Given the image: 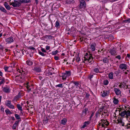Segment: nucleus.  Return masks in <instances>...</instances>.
I'll return each mask as SVG.
<instances>
[{
  "mask_svg": "<svg viewBox=\"0 0 130 130\" xmlns=\"http://www.w3.org/2000/svg\"><path fill=\"white\" fill-rule=\"evenodd\" d=\"M109 123L107 120L102 119L99 122V124L97 126V127L99 129L100 126H101L102 127L106 128L109 125Z\"/></svg>",
  "mask_w": 130,
  "mask_h": 130,
  "instance_id": "f257e3e1",
  "label": "nucleus"
},
{
  "mask_svg": "<svg viewBox=\"0 0 130 130\" xmlns=\"http://www.w3.org/2000/svg\"><path fill=\"white\" fill-rule=\"evenodd\" d=\"M121 108L122 110L123 109L125 110L126 118H127L130 116V108L128 107V105H122Z\"/></svg>",
  "mask_w": 130,
  "mask_h": 130,
  "instance_id": "f03ea898",
  "label": "nucleus"
},
{
  "mask_svg": "<svg viewBox=\"0 0 130 130\" xmlns=\"http://www.w3.org/2000/svg\"><path fill=\"white\" fill-rule=\"evenodd\" d=\"M84 58L85 61H87L89 63H91V64L94 62L93 58L91 54H90L88 57H84Z\"/></svg>",
  "mask_w": 130,
  "mask_h": 130,
  "instance_id": "7ed1b4c3",
  "label": "nucleus"
},
{
  "mask_svg": "<svg viewBox=\"0 0 130 130\" xmlns=\"http://www.w3.org/2000/svg\"><path fill=\"white\" fill-rule=\"evenodd\" d=\"M100 114L102 115H105V116H108V111L104 109V107L102 106L100 109Z\"/></svg>",
  "mask_w": 130,
  "mask_h": 130,
  "instance_id": "20e7f679",
  "label": "nucleus"
},
{
  "mask_svg": "<svg viewBox=\"0 0 130 130\" xmlns=\"http://www.w3.org/2000/svg\"><path fill=\"white\" fill-rule=\"evenodd\" d=\"M85 2L84 0H81L80 2L79 8L82 9H84L86 7Z\"/></svg>",
  "mask_w": 130,
  "mask_h": 130,
  "instance_id": "39448f33",
  "label": "nucleus"
},
{
  "mask_svg": "<svg viewBox=\"0 0 130 130\" xmlns=\"http://www.w3.org/2000/svg\"><path fill=\"white\" fill-rule=\"evenodd\" d=\"M32 70L34 71L37 72H41V70L40 67L35 66H34Z\"/></svg>",
  "mask_w": 130,
  "mask_h": 130,
  "instance_id": "423d86ee",
  "label": "nucleus"
},
{
  "mask_svg": "<svg viewBox=\"0 0 130 130\" xmlns=\"http://www.w3.org/2000/svg\"><path fill=\"white\" fill-rule=\"evenodd\" d=\"M72 83H73L75 85V86L76 87V88L78 89H79L80 88V85L78 82H75L74 81H72Z\"/></svg>",
  "mask_w": 130,
  "mask_h": 130,
  "instance_id": "0eeeda50",
  "label": "nucleus"
},
{
  "mask_svg": "<svg viewBox=\"0 0 130 130\" xmlns=\"http://www.w3.org/2000/svg\"><path fill=\"white\" fill-rule=\"evenodd\" d=\"M122 109L121 108H117L115 112L114 113L115 115V117H116L117 116H118V115H120V112L121 111Z\"/></svg>",
  "mask_w": 130,
  "mask_h": 130,
  "instance_id": "6e6552de",
  "label": "nucleus"
},
{
  "mask_svg": "<svg viewBox=\"0 0 130 130\" xmlns=\"http://www.w3.org/2000/svg\"><path fill=\"white\" fill-rule=\"evenodd\" d=\"M6 105L9 108L12 109L14 108V106L11 104V102L10 101H8L7 103H5Z\"/></svg>",
  "mask_w": 130,
  "mask_h": 130,
  "instance_id": "1a4fd4ad",
  "label": "nucleus"
},
{
  "mask_svg": "<svg viewBox=\"0 0 130 130\" xmlns=\"http://www.w3.org/2000/svg\"><path fill=\"white\" fill-rule=\"evenodd\" d=\"M13 3V7H19L21 5V3L17 1L14 0Z\"/></svg>",
  "mask_w": 130,
  "mask_h": 130,
  "instance_id": "9d476101",
  "label": "nucleus"
},
{
  "mask_svg": "<svg viewBox=\"0 0 130 130\" xmlns=\"http://www.w3.org/2000/svg\"><path fill=\"white\" fill-rule=\"evenodd\" d=\"M13 38L12 37L7 38L6 39V41L7 43L6 44H10L13 41Z\"/></svg>",
  "mask_w": 130,
  "mask_h": 130,
  "instance_id": "9b49d317",
  "label": "nucleus"
},
{
  "mask_svg": "<svg viewBox=\"0 0 130 130\" xmlns=\"http://www.w3.org/2000/svg\"><path fill=\"white\" fill-rule=\"evenodd\" d=\"M114 90L116 95H121V90L119 89L115 88L114 89Z\"/></svg>",
  "mask_w": 130,
  "mask_h": 130,
  "instance_id": "f8f14e48",
  "label": "nucleus"
},
{
  "mask_svg": "<svg viewBox=\"0 0 130 130\" xmlns=\"http://www.w3.org/2000/svg\"><path fill=\"white\" fill-rule=\"evenodd\" d=\"M3 90L4 92L6 93H9L10 91L9 88L8 87H4L3 88Z\"/></svg>",
  "mask_w": 130,
  "mask_h": 130,
  "instance_id": "ddd939ff",
  "label": "nucleus"
},
{
  "mask_svg": "<svg viewBox=\"0 0 130 130\" xmlns=\"http://www.w3.org/2000/svg\"><path fill=\"white\" fill-rule=\"evenodd\" d=\"M119 68L121 70H126L127 68L126 65L123 63L121 64L120 65Z\"/></svg>",
  "mask_w": 130,
  "mask_h": 130,
  "instance_id": "4468645a",
  "label": "nucleus"
},
{
  "mask_svg": "<svg viewBox=\"0 0 130 130\" xmlns=\"http://www.w3.org/2000/svg\"><path fill=\"white\" fill-rule=\"evenodd\" d=\"M109 93H107V90H104L103 92H101V95L103 97H104L105 96H107L108 95Z\"/></svg>",
  "mask_w": 130,
  "mask_h": 130,
  "instance_id": "2eb2a0df",
  "label": "nucleus"
},
{
  "mask_svg": "<svg viewBox=\"0 0 130 130\" xmlns=\"http://www.w3.org/2000/svg\"><path fill=\"white\" fill-rule=\"evenodd\" d=\"M19 120H18L15 122L12 126V128L13 129H16V127L19 125Z\"/></svg>",
  "mask_w": 130,
  "mask_h": 130,
  "instance_id": "dca6fc26",
  "label": "nucleus"
},
{
  "mask_svg": "<svg viewBox=\"0 0 130 130\" xmlns=\"http://www.w3.org/2000/svg\"><path fill=\"white\" fill-rule=\"evenodd\" d=\"M96 45L95 43H94L91 45L90 48L92 51H94L95 50V47Z\"/></svg>",
  "mask_w": 130,
  "mask_h": 130,
  "instance_id": "f3484780",
  "label": "nucleus"
},
{
  "mask_svg": "<svg viewBox=\"0 0 130 130\" xmlns=\"http://www.w3.org/2000/svg\"><path fill=\"white\" fill-rule=\"evenodd\" d=\"M70 32L72 35H75L76 33V31L75 30L74 27H72L70 30Z\"/></svg>",
  "mask_w": 130,
  "mask_h": 130,
  "instance_id": "a211bd4d",
  "label": "nucleus"
},
{
  "mask_svg": "<svg viewBox=\"0 0 130 130\" xmlns=\"http://www.w3.org/2000/svg\"><path fill=\"white\" fill-rule=\"evenodd\" d=\"M21 3H26L31 2V0H18Z\"/></svg>",
  "mask_w": 130,
  "mask_h": 130,
  "instance_id": "6ab92c4d",
  "label": "nucleus"
},
{
  "mask_svg": "<svg viewBox=\"0 0 130 130\" xmlns=\"http://www.w3.org/2000/svg\"><path fill=\"white\" fill-rule=\"evenodd\" d=\"M15 80L17 82H18L19 81H21V79L22 77L21 76H19V75H18L17 76H15Z\"/></svg>",
  "mask_w": 130,
  "mask_h": 130,
  "instance_id": "aec40b11",
  "label": "nucleus"
},
{
  "mask_svg": "<svg viewBox=\"0 0 130 130\" xmlns=\"http://www.w3.org/2000/svg\"><path fill=\"white\" fill-rule=\"evenodd\" d=\"M66 3L68 4H73L75 3L74 0H67Z\"/></svg>",
  "mask_w": 130,
  "mask_h": 130,
  "instance_id": "412c9836",
  "label": "nucleus"
},
{
  "mask_svg": "<svg viewBox=\"0 0 130 130\" xmlns=\"http://www.w3.org/2000/svg\"><path fill=\"white\" fill-rule=\"evenodd\" d=\"M90 123V122L89 121L85 122L84 123V125L81 128H84L87 126Z\"/></svg>",
  "mask_w": 130,
  "mask_h": 130,
  "instance_id": "4be33fe9",
  "label": "nucleus"
},
{
  "mask_svg": "<svg viewBox=\"0 0 130 130\" xmlns=\"http://www.w3.org/2000/svg\"><path fill=\"white\" fill-rule=\"evenodd\" d=\"M108 51H109V52L112 55H115L116 53V50L114 49H110V50H109Z\"/></svg>",
  "mask_w": 130,
  "mask_h": 130,
  "instance_id": "5701e85b",
  "label": "nucleus"
},
{
  "mask_svg": "<svg viewBox=\"0 0 130 130\" xmlns=\"http://www.w3.org/2000/svg\"><path fill=\"white\" fill-rule=\"evenodd\" d=\"M4 5L7 10H9L10 9V7L8 5V4L7 3V2H5L4 4Z\"/></svg>",
  "mask_w": 130,
  "mask_h": 130,
  "instance_id": "b1692460",
  "label": "nucleus"
},
{
  "mask_svg": "<svg viewBox=\"0 0 130 130\" xmlns=\"http://www.w3.org/2000/svg\"><path fill=\"white\" fill-rule=\"evenodd\" d=\"M0 80H1V81H0V86L2 84H4L5 82V78L4 77H0Z\"/></svg>",
  "mask_w": 130,
  "mask_h": 130,
  "instance_id": "393cba45",
  "label": "nucleus"
},
{
  "mask_svg": "<svg viewBox=\"0 0 130 130\" xmlns=\"http://www.w3.org/2000/svg\"><path fill=\"white\" fill-rule=\"evenodd\" d=\"M17 106L18 110L21 111V113H22V114H23V113L22 112L23 110L22 109V107L21 106V105L20 104H17Z\"/></svg>",
  "mask_w": 130,
  "mask_h": 130,
  "instance_id": "a878e982",
  "label": "nucleus"
},
{
  "mask_svg": "<svg viewBox=\"0 0 130 130\" xmlns=\"http://www.w3.org/2000/svg\"><path fill=\"white\" fill-rule=\"evenodd\" d=\"M26 63L28 65L31 66L33 64V62L30 60L28 59L26 62Z\"/></svg>",
  "mask_w": 130,
  "mask_h": 130,
  "instance_id": "bb28decb",
  "label": "nucleus"
},
{
  "mask_svg": "<svg viewBox=\"0 0 130 130\" xmlns=\"http://www.w3.org/2000/svg\"><path fill=\"white\" fill-rule=\"evenodd\" d=\"M61 77H62V79L63 80H66V78L68 76L66 74L64 73L62 74Z\"/></svg>",
  "mask_w": 130,
  "mask_h": 130,
  "instance_id": "cd10ccee",
  "label": "nucleus"
},
{
  "mask_svg": "<svg viewBox=\"0 0 130 130\" xmlns=\"http://www.w3.org/2000/svg\"><path fill=\"white\" fill-rule=\"evenodd\" d=\"M67 121V120L66 118H64L61 120V123L62 124L65 125Z\"/></svg>",
  "mask_w": 130,
  "mask_h": 130,
  "instance_id": "c85d7f7f",
  "label": "nucleus"
},
{
  "mask_svg": "<svg viewBox=\"0 0 130 130\" xmlns=\"http://www.w3.org/2000/svg\"><path fill=\"white\" fill-rule=\"evenodd\" d=\"M123 111L122 112L120 113V115L121 117H126V116L125 115L126 113H125V110H123Z\"/></svg>",
  "mask_w": 130,
  "mask_h": 130,
  "instance_id": "c756f323",
  "label": "nucleus"
},
{
  "mask_svg": "<svg viewBox=\"0 0 130 130\" xmlns=\"http://www.w3.org/2000/svg\"><path fill=\"white\" fill-rule=\"evenodd\" d=\"M93 71L96 73H101V72L100 71L99 69L98 68H95L93 70Z\"/></svg>",
  "mask_w": 130,
  "mask_h": 130,
  "instance_id": "7c9ffc66",
  "label": "nucleus"
},
{
  "mask_svg": "<svg viewBox=\"0 0 130 130\" xmlns=\"http://www.w3.org/2000/svg\"><path fill=\"white\" fill-rule=\"evenodd\" d=\"M113 102L115 104H118L119 102V101L117 99H116L115 97H114L113 98Z\"/></svg>",
  "mask_w": 130,
  "mask_h": 130,
  "instance_id": "2f4dec72",
  "label": "nucleus"
},
{
  "mask_svg": "<svg viewBox=\"0 0 130 130\" xmlns=\"http://www.w3.org/2000/svg\"><path fill=\"white\" fill-rule=\"evenodd\" d=\"M109 78L111 79H112L113 78V73L111 72L109 73L108 75Z\"/></svg>",
  "mask_w": 130,
  "mask_h": 130,
  "instance_id": "473e14b6",
  "label": "nucleus"
},
{
  "mask_svg": "<svg viewBox=\"0 0 130 130\" xmlns=\"http://www.w3.org/2000/svg\"><path fill=\"white\" fill-rule=\"evenodd\" d=\"M0 10L3 12L5 13L7 12V11L5 9L1 6H0Z\"/></svg>",
  "mask_w": 130,
  "mask_h": 130,
  "instance_id": "72a5a7b5",
  "label": "nucleus"
},
{
  "mask_svg": "<svg viewBox=\"0 0 130 130\" xmlns=\"http://www.w3.org/2000/svg\"><path fill=\"white\" fill-rule=\"evenodd\" d=\"M5 112L7 115L11 114L12 113L11 112L9 109L5 110Z\"/></svg>",
  "mask_w": 130,
  "mask_h": 130,
  "instance_id": "f704fd0d",
  "label": "nucleus"
},
{
  "mask_svg": "<svg viewBox=\"0 0 130 130\" xmlns=\"http://www.w3.org/2000/svg\"><path fill=\"white\" fill-rule=\"evenodd\" d=\"M103 60L104 63H108L109 61V59L106 58H105L103 59Z\"/></svg>",
  "mask_w": 130,
  "mask_h": 130,
  "instance_id": "c9c22d12",
  "label": "nucleus"
},
{
  "mask_svg": "<svg viewBox=\"0 0 130 130\" xmlns=\"http://www.w3.org/2000/svg\"><path fill=\"white\" fill-rule=\"evenodd\" d=\"M109 83L107 79L104 80L103 82V84L105 85H108Z\"/></svg>",
  "mask_w": 130,
  "mask_h": 130,
  "instance_id": "e433bc0d",
  "label": "nucleus"
},
{
  "mask_svg": "<svg viewBox=\"0 0 130 130\" xmlns=\"http://www.w3.org/2000/svg\"><path fill=\"white\" fill-rule=\"evenodd\" d=\"M45 37L46 38H48L49 39H52L54 38L51 35H46Z\"/></svg>",
  "mask_w": 130,
  "mask_h": 130,
  "instance_id": "4c0bfd02",
  "label": "nucleus"
},
{
  "mask_svg": "<svg viewBox=\"0 0 130 130\" xmlns=\"http://www.w3.org/2000/svg\"><path fill=\"white\" fill-rule=\"evenodd\" d=\"M88 110V109L87 108H85L84 110L83 111V114L84 113L85 115H86L87 113Z\"/></svg>",
  "mask_w": 130,
  "mask_h": 130,
  "instance_id": "58836bf2",
  "label": "nucleus"
},
{
  "mask_svg": "<svg viewBox=\"0 0 130 130\" xmlns=\"http://www.w3.org/2000/svg\"><path fill=\"white\" fill-rule=\"evenodd\" d=\"M58 52V51L57 50H56L55 51L52 52L51 54L53 55H56Z\"/></svg>",
  "mask_w": 130,
  "mask_h": 130,
  "instance_id": "ea45409f",
  "label": "nucleus"
},
{
  "mask_svg": "<svg viewBox=\"0 0 130 130\" xmlns=\"http://www.w3.org/2000/svg\"><path fill=\"white\" fill-rule=\"evenodd\" d=\"M124 23H128L130 22V18L127 19V20H124L123 21Z\"/></svg>",
  "mask_w": 130,
  "mask_h": 130,
  "instance_id": "a19ab883",
  "label": "nucleus"
},
{
  "mask_svg": "<svg viewBox=\"0 0 130 130\" xmlns=\"http://www.w3.org/2000/svg\"><path fill=\"white\" fill-rule=\"evenodd\" d=\"M68 77L71 75V72L69 71H66V73H64Z\"/></svg>",
  "mask_w": 130,
  "mask_h": 130,
  "instance_id": "79ce46f5",
  "label": "nucleus"
},
{
  "mask_svg": "<svg viewBox=\"0 0 130 130\" xmlns=\"http://www.w3.org/2000/svg\"><path fill=\"white\" fill-rule=\"evenodd\" d=\"M15 116L16 118L18 120H19L21 119V118L19 115L17 114H15Z\"/></svg>",
  "mask_w": 130,
  "mask_h": 130,
  "instance_id": "37998d69",
  "label": "nucleus"
},
{
  "mask_svg": "<svg viewBox=\"0 0 130 130\" xmlns=\"http://www.w3.org/2000/svg\"><path fill=\"white\" fill-rule=\"evenodd\" d=\"M48 120V119L47 117H46L45 120H44L43 122L44 123L46 124L47 123Z\"/></svg>",
  "mask_w": 130,
  "mask_h": 130,
  "instance_id": "c03bdc74",
  "label": "nucleus"
},
{
  "mask_svg": "<svg viewBox=\"0 0 130 130\" xmlns=\"http://www.w3.org/2000/svg\"><path fill=\"white\" fill-rule=\"evenodd\" d=\"M118 122L121 124V125L122 126H124V123L121 120H118Z\"/></svg>",
  "mask_w": 130,
  "mask_h": 130,
  "instance_id": "a18cd8bd",
  "label": "nucleus"
},
{
  "mask_svg": "<svg viewBox=\"0 0 130 130\" xmlns=\"http://www.w3.org/2000/svg\"><path fill=\"white\" fill-rule=\"evenodd\" d=\"M17 72H19V73H20V74H19V75H20V74H22L24 72V71H23L22 70V73L21 72V70L19 69H18L17 70Z\"/></svg>",
  "mask_w": 130,
  "mask_h": 130,
  "instance_id": "49530a36",
  "label": "nucleus"
},
{
  "mask_svg": "<svg viewBox=\"0 0 130 130\" xmlns=\"http://www.w3.org/2000/svg\"><path fill=\"white\" fill-rule=\"evenodd\" d=\"M26 87L27 89V91L28 92L31 91V88H30V86L29 85H28L27 86H26Z\"/></svg>",
  "mask_w": 130,
  "mask_h": 130,
  "instance_id": "de8ad7c7",
  "label": "nucleus"
},
{
  "mask_svg": "<svg viewBox=\"0 0 130 130\" xmlns=\"http://www.w3.org/2000/svg\"><path fill=\"white\" fill-rule=\"evenodd\" d=\"M76 61L77 62H78L80 61V58L79 57L78 55H76Z\"/></svg>",
  "mask_w": 130,
  "mask_h": 130,
  "instance_id": "09e8293b",
  "label": "nucleus"
},
{
  "mask_svg": "<svg viewBox=\"0 0 130 130\" xmlns=\"http://www.w3.org/2000/svg\"><path fill=\"white\" fill-rule=\"evenodd\" d=\"M47 27L49 30L51 29L52 27V25H46Z\"/></svg>",
  "mask_w": 130,
  "mask_h": 130,
  "instance_id": "8fccbe9b",
  "label": "nucleus"
},
{
  "mask_svg": "<svg viewBox=\"0 0 130 130\" xmlns=\"http://www.w3.org/2000/svg\"><path fill=\"white\" fill-rule=\"evenodd\" d=\"M126 98H122L121 99V101L123 103H125L126 101Z\"/></svg>",
  "mask_w": 130,
  "mask_h": 130,
  "instance_id": "3c124183",
  "label": "nucleus"
},
{
  "mask_svg": "<svg viewBox=\"0 0 130 130\" xmlns=\"http://www.w3.org/2000/svg\"><path fill=\"white\" fill-rule=\"evenodd\" d=\"M56 86V87H61V88L63 87V86H62V84H59L57 85Z\"/></svg>",
  "mask_w": 130,
  "mask_h": 130,
  "instance_id": "603ef678",
  "label": "nucleus"
},
{
  "mask_svg": "<svg viewBox=\"0 0 130 130\" xmlns=\"http://www.w3.org/2000/svg\"><path fill=\"white\" fill-rule=\"evenodd\" d=\"M39 54H40V55H41L42 56H45V54H44V53H43L42 52H39Z\"/></svg>",
  "mask_w": 130,
  "mask_h": 130,
  "instance_id": "864d4df0",
  "label": "nucleus"
},
{
  "mask_svg": "<svg viewBox=\"0 0 130 130\" xmlns=\"http://www.w3.org/2000/svg\"><path fill=\"white\" fill-rule=\"evenodd\" d=\"M9 67H8L7 66L6 67H4V69L5 70V71L6 72L8 71V68H9Z\"/></svg>",
  "mask_w": 130,
  "mask_h": 130,
  "instance_id": "5fc2aeb1",
  "label": "nucleus"
},
{
  "mask_svg": "<svg viewBox=\"0 0 130 130\" xmlns=\"http://www.w3.org/2000/svg\"><path fill=\"white\" fill-rule=\"evenodd\" d=\"M100 114V112L99 111H97L96 113V116L97 117L98 115Z\"/></svg>",
  "mask_w": 130,
  "mask_h": 130,
  "instance_id": "6e6d98bb",
  "label": "nucleus"
},
{
  "mask_svg": "<svg viewBox=\"0 0 130 130\" xmlns=\"http://www.w3.org/2000/svg\"><path fill=\"white\" fill-rule=\"evenodd\" d=\"M90 94L87 93L86 94V96L85 97L87 99H88L89 98V97L90 96Z\"/></svg>",
  "mask_w": 130,
  "mask_h": 130,
  "instance_id": "4d7b16f0",
  "label": "nucleus"
},
{
  "mask_svg": "<svg viewBox=\"0 0 130 130\" xmlns=\"http://www.w3.org/2000/svg\"><path fill=\"white\" fill-rule=\"evenodd\" d=\"M28 48L30 50H35V48L34 47L31 46L29 47H28Z\"/></svg>",
  "mask_w": 130,
  "mask_h": 130,
  "instance_id": "13d9d810",
  "label": "nucleus"
},
{
  "mask_svg": "<svg viewBox=\"0 0 130 130\" xmlns=\"http://www.w3.org/2000/svg\"><path fill=\"white\" fill-rule=\"evenodd\" d=\"M65 54L64 53H62L61 55V57L62 58H64V56L65 55Z\"/></svg>",
  "mask_w": 130,
  "mask_h": 130,
  "instance_id": "bf43d9fd",
  "label": "nucleus"
},
{
  "mask_svg": "<svg viewBox=\"0 0 130 130\" xmlns=\"http://www.w3.org/2000/svg\"><path fill=\"white\" fill-rule=\"evenodd\" d=\"M59 57L58 56H55L54 57V59L55 60H58L59 59Z\"/></svg>",
  "mask_w": 130,
  "mask_h": 130,
  "instance_id": "052dcab7",
  "label": "nucleus"
},
{
  "mask_svg": "<svg viewBox=\"0 0 130 130\" xmlns=\"http://www.w3.org/2000/svg\"><path fill=\"white\" fill-rule=\"evenodd\" d=\"M41 51L42 52L44 53H45L46 52V51L43 48H41Z\"/></svg>",
  "mask_w": 130,
  "mask_h": 130,
  "instance_id": "680f3d73",
  "label": "nucleus"
},
{
  "mask_svg": "<svg viewBox=\"0 0 130 130\" xmlns=\"http://www.w3.org/2000/svg\"><path fill=\"white\" fill-rule=\"evenodd\" d=\"M123 84V83H120V85H119V87L120 88H122L123 87L122 86Z\"/></svg>",
  "mask_w": 130,
  "mask_h": 130,
  "instance_id": "e2e57ef3",
  "label": "nucleus"
},
{
  "mask_svg": "<svg viewBox=\"0 0 130 130\" xmlns=\"http://www.w3.org/2000/svg\"><path fill=\"white\" fill-rule=\"evenodd\" d=\"M93 75H90L89 76V77H88V78H89V79H91V78H92V77H93Z\"/></svg>",
  "mask_w": 130,
  "mask_h": 130,
  "instance_id": "0e129e2a",
  "label": "nucleus"
},
{
  "mask_svg": "<svg viewBox=\"0 0 130 130\" xmlns=\"http://www.w3.org/2000/svg\"><path fill=\"white\" fill-rule=\"evenodd\" d=\"M116 58L118 59H121V57L120 55H119L116 57Z\"/></svg>",
  "mask_w": 130,
  "mask_h": 130,
  "instance_id": "69168bd1",
  "label": "nucleus"
},
{
  "mask_svg": "<svg viewBox=\"0 0 130 130\" xmlns=\"http://www.w3.org/2000/svg\"><path fill=\"white\" fill-rule=\"evenodd\" d=\"M84 38H83V37L80 38L79 40H80L82 42V41H83Z\"/></svg>",
  "mask_w": 130,
  "mask_h": 130,
  "instance_id": "338daca9",
  "label": "nucleus"
},
{
  "mask_svg": "<svg viewBox=\"0 0 130 130\" xmlns=\"http://www.w3.org/2000/svg\"><path fill=\"white\" fill-rule=\"evenodd\" d=\"M0 49L1 50H3V47L2 45H0Z\"/></svg>",
  "mask_w": 130,
  "mask_h": 130,
  "instance_id": "774afa93",
  "label": "nucleus"
}]
</instances>
